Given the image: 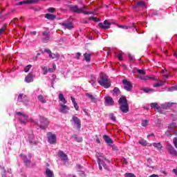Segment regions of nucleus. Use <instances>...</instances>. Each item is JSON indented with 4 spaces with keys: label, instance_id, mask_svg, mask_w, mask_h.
I'll list each match as a JSON object with an SVG mask.
<instances>
[{
    "label": "nucleus",
    "instance_id": "f257e3e1",
    "mask_svg": "<svg viewBox=\"0 0 177 177\" xmlns=\"http://www.w3.org/2000/svg\"><path fill=\"white\" fill-rule=\"evenodd\" d=\"M58 99L59 102H62V103H59V113L66 114V113H68L70 108H68L67 105H65L67 103V100H66V97H64V95H63V93H59L58 95Z\"/></svg>",
    "mask_w": 177,
    "mask_h": 177
},
{
    "label": "nucleus",
    "instance_id": "f03ea898",
    "mask_svg": "<svg viewBox=\"0 0 177 177\" xmlns=\"http://www.w3.org/2000/svg\"><path fill=\"white\" fill-rule=\"evenodd\" d=\"M97 82L101 86H104L105 89H109L111 86V83L109 81V77L104 73L100 74Z\"/></svg>",
    "mask_w": 177,
    "mask_h": 177
},
{
    "label": "nucleus",
    "instance_id": "7ed1b4c3",
    "mask_svg": "<svg viewBox=\"0 0 177 177\" xmlns=\"http://www.w3.org/2000/svg\"><path fill=\"white\" fill-rule=\"evenodd\" d=\"M118 104L122 113H127L129 111V105L127 97H121L118 100Z\"/></svg>",
    "mask_w": 177,
    "mask_h": 177
},
{
    "label": "nucleus",
    "instance_id": "20e7f679",
    "mask_svg": "<svg viewBox=\"0 0 177 177\" xmlns=\"http://www.w3.org/2000/svg\"><path fill=\"white\" fill-rule=\"evenodd\" d=\"M40 124L36 123L37 127H39L40 129H46L48 128V126L49 125V121L48 119L43 116H40L39 118Z\"/></svg>",
    "mask_w": 177,
    "mask_h": 177
},
{
    "label": "nucleus",
    "instance_id": "39448f33",
    "mask_svg": "<svg viewBox=\"0 0 177 177\" xmlns=\"http://www.w3.org/2000/svg\"><path fill=\"white\" fill-rule=\"evenodd\" d=\"M96 157L98 162L99 169L100 171H102V169H103V167H102V165L104 164V160L107 161L108 162H110V161H109V160L106 159V158L103 156V153H97Z\"/></svg>",
    "mask_w": 177,
    "mask_h": 177
},
{
    "label": "nucleus",
    "instance_id": "423d86ee",
    "mask_svg": "<svg viewBox=\"0 0 177 177\" xmlns=\"http://www.w3.org/2000/svg\"><path fill=\"white\" fill-rule=\"evenodd\" d=\"M71 122L72 123V125H73V128H75L77 131L81 130V120H80L78 117L73 115Z\"/></svg>",
    "mask_w": 177,
    "mask_h": 177
},
{
    "label": "nucleus",
    "instance_id": "0eeeda50",
    "mask_svg": "<svg viewBox=\"0 0 177 177\" xmlns=\"http://www.w3.org/2000/svg\"><path fill=\"white\" fill-rule=\"evenodd\" d=\"M16 115H18V121L20 124L23 125H26L27 122H28V116L26 115L23 114L21 112H17Z\"/></svg>",
    "mask_w": 177,
    "mask_h": 177
},
{
    "label": "nucleus",
    "instance_id": "6e6552de",
    "mask_svg": "<svg viewBox=\"0 0 177 177\" xmlns=\"http://www.w3.org/2000/svg\"><path fill=\"white\" fill-rule=\"evenodd\" d=\"M69 9L71 12L80 15V13H84V10H86V9H88V7H86V6H84L82 8H78V6H70Z\"/></svg>",
    "mask_w": 177,
    "mask_h": 177
},
{
    "label": "nucleus",
    "instance_id": "1a4fd4ad",
    "mask_svg": "<svg viewBox=\"0 0 177 177\" xmlns=\"http://www.w3.org/2000/svg\"><path fill=\"white\" fill-rule=\"evenodd\" d=\"M41 39L43 44H48L50 39V32H49V30L42 32Z\"/></svg>",
    "mask_w": 177,
    "mask_h": 177
},
{
    "label": "nucleus",
    "instance_id": "9d476101",
    "mask_svg": "<svg viewBox=\"0 0 177 177\" xmlns=\"http://www.w3.org/2000/svg\"><path fill=\"white\" fill-rule=\"evenodd\" d=\"M64 30H73L74 28V24L71 21H64L59 24Z\"/></svg>",
    "mask_w": 177,
    "mask_h": 177
},
{
    "label": "nucleus",
    "instance_id": "9b49d317",
    "mask_svg": "<svg viewBox=\"0 0 177 177\" xmlns=\"http://www.w3.org/2000/svg\"><path fill=\"white\" fill-rule=\"evenodd\" d=\"M123 85H124V90L127 91V92H131L132 91V88H133V85H132V82L128 81L127 79H124L122 81Z\"/></svg>",
    "mask_w": 177,
    "mask_h": 177
},
{
    "label": "nucleus",
    "instance_id": "f8f14e48",
    "mask_svg": "<svg viewBox=\"0 0 177 177\" xmlns=\"http://www.w3.org/2000/svg\"><path fill=\"white\" fill-rule=\"evenodd\" d=\"M117 26L119 28H122V30H129V28H132L133 31H136V32H138V34H142V32H139L138 28H136L134 23H132L131 24H130L129 26H122V25L118 24Z\"/></svg>",
    "mask_w": 177,
    "mask_h": 177
},
{
    "label": "nucleus",
    "instance_id": "ddd939ff",
    "mask_svg": "<svg viewBox=\"0 0 177 177\" xmlns=\"http://www.w3.org/2000/svg\"><path fill=\"white\" fill-rule=\"evenodd\" d=\"M47 139L50 145H55V143H56V140H57V138H56V135L52 133V132H48L47 133Z\"/></svg>",
    "mask_w": 177,
    "mask_h": 177
},
{
    "label": "nucleus",
    "instance_id": "4468645a",
    "mask_svg": "<svg viewBox=\"0 0 177 177\" xmlns=\"http://www.w3.org/2000/svg\"><path fill=\"white\" fill-rule=\"evenodd\" d=\"M166 149L169 154H170L171 156H177V151L176 149H175V148H174V146H172V145L167 143L166 146Z\"/></svg>",
    "mask_w": 177,
    "mask_h": 177
},
{
    "label": "nucleus",
    "instance_id": "2eb2a0df",
    "mask_svg": "<svg viewBox=\"0 0 177 177\" xmlns=\"http://www.w3.org/2000/svg\"><path fill=\"white\" fill-rule=\"evenodd\" d=\"M25 138L28 140L29 143H34V133L32 131H29L28 133H25Z\"/></svg>",
    "mask_w": 177,
    "mask_h": 177
},
{
    "label": "nucleus",
    "instance_id": "dca6fc26",
    "mask_svg": "<svg viewBox=\"0 0 177 177\" xmlns=\"http://www.w3.org/2000/svg\"><path fill=\"white\" fill-rule=\"evenodd\" d=\"M110 26H111V24L107 20H105L104 23L100 22L98 24V26L100 27V28H102V30H109Z\"/></svg>",
    "mask_w": 177,
    "mask_h": 177
},
{
    "label": "nucleus",
    "instance_id": "f3484780",
    "mask_svg": "<svg viewBox=\"0 0 177 177\" xmlns=\"http://www.w3.org/2000/svg\"><path fill=\"white\" fill-rule=\"evenodd\" d=\"M44 52L48 54L50 59H59V54H53L52 51L48 48L44 49Z\"/></svg>",
    "mask_w": 177,
    "mask_h": 177
},
{
    "label": "nucleus",
    "instance_id": "a211bd4d",
    "mask_svg": "<svg viewBox=\"0 0 177 177\" xmlns=\"http://www.w3.org/2000/svg\"><path fill=\"white\" fill-rule=\"evenodd\" d=\"M20 157L22 158V160L25 164V165H26V167H29L30 164V160L31 158H28L27 156L26 155H23L22 153H21L20 155Z\"/></svg>",
    "mask_w": 177,
    "mask_h": 177
},
{
    "label": "nucleus",
    "instance_id": "6ab92c4d",
    "mask_svg": "<svg viewBox=\"0 0 177 177\" xmlns=\"http://www.w3.org/2000/svg\"><path fill=\"white\" fill-rule=\"evenodd\" d=\"M138 78L142 81H147L149 80H153V81H158V80H157V78H156L155 77L143 76L142 75H139Z\"/></svg>",
    "mask_w": 177,
    "mask_h": 177
},
{
    "label": "nucleus",
    "instance_id": "aec40b11",
    "mask_svg": "<svg viewBox=\"0 0 177 177\" xmlns=\"http://www.w3.org/2000/svg\"><path fill=\"white\" fill-rule=\"evenodd\" d=\"M105 106H114V100L111 97H105Z\"/></svg>",
    "mask_w": 177,
    "mask_h": 177
},
{
    "label": "nucleus",
    "instance_id": "412c9836",
    "mask_svg": "<svg viewBox=\"0 0 177 177\" xmlns=\"http://www.w3.org/2000/svg\"><path fill=\"white\" fill-rule=\"evenodd\" d=\"M151 109H154L155 110H157V111H159L160 113L162 111V108L160 106L157 102L151 103Z\"/></svg>",
    "mask_w": 177,
    "mask_h": 177
},
{
    "label": "nucleus",
    "instance_id": "4be33fe9",
    "mask_svg": "<svg viewBox=\"0 0 177 177\" xmlns=\"http://www.w3.org/2000/svg\"><path fill=\"white\" fill-rule=\"evenodd\" d=\"M58 156L59 158H61L62 161H67L68 160V157H67V155H66L63 151H59Z\"/></svg>",
    "mask_w": 177,
    "mask_h": 177
},
{
    "label": "nucleus",
    "instance_id": "5701e85b",
    "mask_svg": "<svg viewBox=\"0 0 177 177\" xmlns=\"http://www.w3.org/2000/svg\"><path fill=\"white\" fill-rule=\"evenodd\" d=\"M103 139H104V142H105L107 145H109V146H110L111 145H113V140H112L111 138H110V136H107V135H104V136H103Z\"/></svg>",
    "mask_w": 177,
    "mask_h": 177
},
{
    "label": "nucleus",
    "instance_id": "b1692460",
    "mask_svg": "<svg viewBox=\"0 0 177 177\" xmlns=\"http://www.w3.org/2000/svg\"><path fill=\"white\" fill-rule=\"evenodd\" d=\"M133 8H147V6H146V3H145V1H138L136 3V5L133 6Z\"/></svg>",
    "mask_w": 177,
    "mask_h": 177
},
{
    "label": "nucleus",
    "instance_id": "393cba45",
    "mask_svg": "<svg viewBox=\"0 0 177 177\" xmlns=\"http://www.w3.org/2000/svg\"><path fill=\"white\" fill-rule=\"evenodd\" d=\"M86 97H88V99H90V100L93 102V103H96V102H97V99H96V97L93 96V95L87 93L85 94Z\"/></svg>",
    "mask_w": 177,
    "mask_h": 177
},
{
    "label": "nucleus",
    "instance_id": "a878e982",
    "mask_svg": "<svg viewBox=\"0 0 177 177\" xmlns=\"http://www.w3.org/2000/svg\"><path fill=\"white\" fill-rule=\"evenodd\" d=\"M33 78L34 76L32 75V73H30L25 77V82L30 84V82H32L34 81Z\"/></svg>",
    "mask_w": 177,
    "mask_h": 177
},
{
    "label": "nucleus",
    "instance_id": "bb28decb",
    "mask_svg": "<svg viewBox=\"0 0 177 177\" xmlns=\"http://www.w3.org/2000/svg\"><path fill=\"white\" fill-rule=\"evenodd\" d=\"M174 104H175V103L174 102H166L165 104H164L163 105H162V109H165V110H168V109H170V107L171 106H174Z\"/></svg>",
    "mask_w": 177,
    "mask_h": 177
},
{
    "label": "nucleus",
    "instance_id": "cd10ccee",
    "mask_svg": "<svg viewBox=\"0 0 177 177\" xmlns=\"http://www.w3.org/2000/svg\"><path fill=\"white\" fill-rule=\"evenodd\" d=\"M46 175L47 177H55L53 171H52V170L50 169L49 168L46 169Z\"/></svg>",
    "mask_w": 177,
    "mask_h": 177
},
{
    "label": "nucleus",
    "instance_id": "c85d7f7f",
    "mask_svg": "<svg viewBox=\"0 0 177 177\" xmlns=\"http://www.w3.org/2000/svg\"><path fill=\"white\" fill-rule=\"evenodd\" d=\"M153 147H156L157 150H161L162 149V145L160 142H153L151 144Z\"/></svg>",
    "mask_w": 177,
    "mask_h": 177
},
{
    "label": "nucleus",
    "instance_id": "c756f323",
    "mask_svg": "<svg viewBox=\"0 0 177 177\" xmlns=\"http://www.w3.org/2000/svg\"><path fill=\"white\" fill-rule=\"evenodd\" d=\"M84 60L87 63H90L91 62V57L92 55H91L89 53H84Z\"/></svg>",
    "mask_w": 177,
    "mask_h": 177
},
{
    "label": "nucleus",
    "instance_id": "7c9ffc66",
    "mask_svg": "<svg viewBox=\"0 0 177 177\" xmlns=\"http://www.w3.org/2000/svg\"><path fill=\"white\" fill-rule=\"evenodd\" d=\"M45 18L48 19V20H55V19H56V15L53 14H46L45 15Z\"/></svg>",
    "mask_w": 177,
    "mask_h": 177
},
{
    "label": "nucleus",
    "instance_id": "2f4dec72",
    "mask_svg": "<svg viewBox=\"0 0 177 177\" xmlns=\"http://www.w3.org/2000/svg\"><path fill=\"white\" fill-rule=\"evenodd\" d=\"M6 27H8V24H4L1 28H0V37H2L3 34H5V30H6Z\"/></svg>",
    "mask_w": 177,
    "mask_h": 177
},
{
    "label": "nucleus",
    "instance_id": "473e14b6",
    "mask_svg": "<svg viewBox=\"0 0 177 177\" xmlns=\"http://www.w3.org/2000/svg\"><path fill=\"white\" fill-rule=\"evenodd\" d=\"M6 174H9V177H13V174H12V169H8V171L6 170H4V174L2 175V177H8Z\"/></svg>",
    "mask_w": 177,
    "mask_h": 177
},
{
    "label": "nucleus",
    "instance_id": "72a5a7b5",
    "mask_svg": "<svg viewBox=\"0 0 177 177\" xmlns=\"http://www.w3.org/2000/svg\"><path fill=\"white\" fill-rule=\"evenodd\" d=\"M142 91L145 92V93H153V92H154V90L148 88H142Z\"/></svg>",
    "mask_w": 177,
    "mask_h": 177
},
{
    "label": "nucleus",
    "instance_id": "f704fd0d",
    "mask_svg": "<svg viewBox=\"0 0 177 177\" xmlns=\"http://www.w3.org/2000/svg\"><path fill=\"white\" fill-rule=\"evenodd\" d=\"M38 100H39V102H41V103H45L46 102V100H45V98H44V95H39L37 97Z\"/></svg>",
    "mask_w": 177,
    "mask_h": 177
},
{
    "label": "nucleus",
    "instance_id": "c9c22d12",
    "mask_svg": "<svg viewBox=\"0 0 177 177\" xmlns=\"http://www.w3.org/2000/svg\"><path fill=\"white\" fill-rule=\"evenodd\" d=\"M41 70L43 71L44 75H46L48 73V67L47 66H43L41 67Z\"/></svg>",
    "mask_w": 177,
    "mask_h": 177
},
{
    "label": "nucleus",
    "instance_id": "e433bc0d",
    "mask_svg": "<svg viewBox=\"0 0 177 177\" xmlns=\"http://www.w3.org/2000/svg\"><path fill=\"white\" fill-rule=\"evenodd\" d=\"M122 55L123 53H122V51L119 52L118 55H116V56L118 57L120 62H122V60H124V58L122 57Z\"/></svg>",
    "mask_w": 177,
    "mask_h": 177
},
{
    "label": "nucleus",
    "instance_id": "4c0bfd02",
    "mask_svg": "<svg viewBox=\"0 0 177 177\" xmlns=\"http://www.w3.org/2000/svg\"><path fill=\"white\" fill-rule=\"evenodd\" d=\"M169 92H175V91H177V85L168 88Z\"/></svg>",
    "mask_w": 177,
    "mask_h": 177
},
{
    "label": "nucleus",
    "instance_id": "58836bf2",
    "mask_svg": "<svg viewBox=\"0 0 177 177\" xmlns=\"http://www.w3.org/2000/svg\"><path fill=\"white\" fill-rule=\"evenodd\" d=\"M164 84V82H161L160 83H156L155 84H153V88H160V86H162Z\"/></svg>",
    "mask_w": 177,
    "mask_h": 177
},
{
    "label": "nucleus",
    "instance_id": "ea45409f",
    "mask_svg": "<svg viewBox=\"0 0 177 177\" xmlns=\"http://www.w3.org/2000/svg\"><path fill=\"white\" fill-rule=\"evenodd\" d=\"M151 16H152V17H154V16H160V14L158 11L153 10L152 12H151Z\"/></svg>",
    "mask_w": 177,
    "mask_h": 177
},
{
    "label": "nucleus",
    "instance_id": "a19ab883",
    "mask_svg": "<svg viewBox=\"0 0 177 177\" xmlns=\"http://www.w3.org/2000/svg\"><path fill=\"white\" fill-rule=\"evenodd\" d=\"M129 59L130 63H133L135 62V57L131 54H129Z\"/></svg>",
    "mask_w": 177,
    "mask_h": 177
},
{
    "label": "nucleus",
    "instance_id": "79ce46f5",
    "mask_svg": "<svg viewBox=\"0 0 177 177\" xmlns=\"http://www.w3.org/2000/svg\"><path fill=\"white\" fill-rule=\"evenodd\" d=\"M109 118H110V120H111V121H113V122H115V121H116V118H115V116L114 115V113H111V114H109Z\"/></svg>",
    "mask_w": 177,
    "mask_h": 177
},
{
    "label": "nucleus",
    "instance_id": "37998d69",
    "mask_svg": "<svg viewBox=\"0 0 177 177\" xmlns=\"http://www.w3.org/2000/svg\"><path fill=\"white\" fill-rule=\"evenodd\" d=\"M113 93H116V95H120L121 93V91H120V88L118 87H115L113 88Z\"/></svg>",
    "mask_w": 177,
    "mask_h": 177
},
{
    "label": "nucleus",
    "instance_id": "c03bdc74",
    "mask_svg": "<svg viewBox=\"0 0 177 177\" xmlns=\"http://www.w3.org/2000/svg\"><path fill=\"white\" fill-rule=\"evenodd\" d=\"M31 67H32V66L31 64L26 66V68H24V71L26 73H28V71H30Z\"/></svg>",
    "mask_w": 177,
    "mask_h": 177
},
{
    "label": "nucleus",
    "instance_id": "a18cd8bd",
    "mask_svg": "<svg viewBox=\"0 0 177 177\" xmlns=\"http://www.w3.org/2000/svg\"><path fill=\"white\" fill-rule=\"evenodd\" d=\"M48 70V73H53L55 70H56V65L55 64L53 65V68H49Z\"/></svg>",
    "mask_w": 177,
    "mask_h": 177
},
{
    "label": "nucleus",
    "instance_id": "49530a36",
    "mask_svg": "<svg viewBox=\"0 0 177 177\" xmlns=\"http://www.w3.org/2000/svg\"><path fill=\"white\" fill-rule=\"evenodd\" d=\"M175 127H176V123H171L168 126V129L172 131L173 128H175Z\"/></svg>",
    "mask_w": 177,
    "mask_h": 177
},
{
    "label": "nucleus",
    "instance_id": "de8ad7c7",
    "mask_svg": "<svg viewBox=\"0 0 177 177\" xmlns=\"http://www.w3.org/2000/svg\"><path fill=\"white\" fill-rule=\"evenodd\" d=\"M124 177H136V176L132 173H126Z\"/></svg>",
    "mask_w": 177,
    "mask_h": 177
},
{
    "label": "nucleus",
    "instance_id": "09e8293b",
    "mask_svg": "<svg viewBox=\"0 0 177 177\" xmlns=\"http://www.w3.org/2000/svg\"><path fill=\"white\" fill-rule=\"evenodd\" d=\"M137 73H138V74H141L142 75H145V74H146V71H145L142 69H138Z\"/></svg>",
    "mask_w": 177,
    "mask_h": 177
},
{
    "label": "nucleus",
    "instance_id": "8fccbe9b",
    "mask_svg": "<svg viewBox=\"0 0 177 177\" xmlns=\"http://www.w3.org/2000/svg\"><path fill=\"white\" fill-rule=\"evenodd\" d=\"M88 20H94V21H100V19L95 17H89Z\"/></svg>",
    "mask_w": 177,
    "mask_h": 177
},
{
    "label": "nucleus",
    "instance_id": "3c124183",
    "mask_svg": "<svg viewBox=\"0 0 177 177\" xmlns=\"http://www.w3.org/2000/svg\"><path fill=\"white\" fill-rule=\"evenodd\" d=\"M140 145H142V146H146L147 145V142L145 140H139Z\"/></svg>",
    "mask_w": 177,
    "mask_h": 177
},
{
    "label": "nucleus",
    "instance_id": "603ef678",
    "mask_svg": "<svg viewBox=\"0 0 177 177\" xmlns=\"http://www.w3.org/2000/svg\"><path fill=\"white\" fill-rule=\"evenodd\" d=\"M18 102H23V93H20L17 98Z\"/></svg>",
    "mask_w": 177,
    "mask_h": 177
},
{
    "label": "nucleus",
    "instance_id": "864d4df0",
    "mask_svg": "<svg viewBox=\"0 0 177 177\" xmlns=\"http://www.w3.org/2000/svg\"><path fill=\"white\" fill-rule=\"evenodd\" d=\"M74 138L77 140V142H78L79 143L82 141V138H81V137L78 138V136L77 135H75Z\"/></svg>",
    "mask_w": 177,
    "mask_h": 177
},
{
    "label": "nucleus",
    "instance_id": "5fc2aeb1",
    "mask_svg": "<svg viewBox=\"0 0 177 177\" xmlns=\"http://www.w3.org/2000/svg\"><path fill=\"white\" fill-rule=\"evenodd\" d=\"M15 11L16 8H12L6 15V16H9L11 13H15Z\"/></svg>",
    "mask_w": 177,
    "mask_h": 177
},
{
    "label": "nucleus",
    "instance_id": "6e6d98bb",
    "mask_svg": "<svg viewBox=\"0 0 177 177\" xmlns=\"http://www.w3.org/2000/svg\"><path fill=\"white\" fill-rule=\"evenodd\" d=\"M151 162H153V160H151V158H149L147 159V167H150V165L151 164Z\"/></svg>",
    "mask_w": 177,
    "mask_h": 177
},
{
    "label": "nucleus",
    "instance_id": "4d7b16f0",
    "mask_svg": "<svg viewBox=\"0 0 177 177\" xmlns=\"http://www.w3.org/2000/svg\"><path fill=\"white\" fill-rule=\"evenodd\" d=\"M73 106L77 111L80 110V106H78V104L77 102H75V104H73Z\"/></svg>",
    "mask_w": 177,
    "mask_h": 177
},
{
    "label": "nucleus",
    "instance_id": "13d9d810",
    "mask_svg": "<svg viewBox=\"0 0 177 177\" xmlns=\"http://www.w3.org/2000/svg\"><path fill=\"white\" fill-rule=\"evenodd\" d=\"M148 121L147 120H143L142 122V127H147V124H148Z\"/></svg>",
    "mask_w": 177,
    "mask_h": 177
},
{
    "label": "nucleus",
    "instance_id": "bf43d9fd",
    "mask_svg": "<svg viewBox=\"0 0 177 177\" xmlns=\"http://www.w3.org/2000/svg\"><path fill=\"white\" fill-rule=\"evenodd\" d=\"M83 14L84 15H95V12H88V11L84 10Z\"/></svg>",
    "mask_w": 177,
    "mask_h": 177
},
{
    "label": "nucleus",
    "instance_id": "052dcab7",
    "mask_svg": "<svg viewBox=\"0 0 177 177\" xmlns=\"http://www.w3.org/2000/svg\"><path fill=\"white\" fill-rule=\"evenodd\" d=\"M81 55H82L81 53H77L75 55L76 59L77 60H80V57H81Z\"/></svg>",
    "mask_w": 177,
    "mask_h": 177
},
{
    "label": "nucleus",
    "instance_id": "680f3d73",
    "mask_svg": "<svg viewBox=\"0 0 177 177\" xmlns=\"http://www.w3.org/2000/svg\"><path fill=\"white\" fill-rule=\"evenodd\" d=\"M165 136H168V138H171L172 136V133H170L169 131H166Z\"/></svg>",
    "mask_w": 177,
    "mask_h": 177
},
{
    "label": "nucleus",
    "instance_id": "e2e57ef3",
    "mask_svg": "<svg viewBox=\"0 0 177 177\" xmlns=\"http://www.w3.org/2000/svg\"><path fill=\"white\" fill-rule=\"evenodd\" d=\"M48 12H49L50 13H53V12H55V8H49L48 9Z\"/></svg>",
    "mask_w": 177,
    "mask_h": 177
},
{
    "label": "nucleus",
    "instance_id": "0e129e2a",
    "mask_svg": "<svg viewBox=\"0 0 177 177\" xmlns=\"http://www.w3.org/2000/svg\"><path fill=\"white\" fill-rule=\"evenodd\" d=\"M55 81H56V79H52V80H51V86H52V88H54Z\"/></svg>",
    "mask_w": 177,
    "mask_h": 177
},
{
    "label": "nucleus",
    "instance_id": "69168bd1",
    "mask_svg": "<svg viewBox=\"0 0 177 177\" xmlns=\"http://www.w3.org/2000/svg\"><path fill=\"white\" fill-rule=\"evenodd\" d=\"M102 167H103L105 169H109V166H106V163H104H104H103V165H102Z\"/></svg>",
    "mask_w": 177,
    "mask_h": 177
},
{
    "label": "nucleus",
    "instance_id": "338daca9",
    "mask_svg": "<svg viewBox=\"0 0 177 177\" xmlns=\"http://www.w3.org/2000/svg\"><path fill=\"white\" fill-rule=\"evenodd\" d=\"M149 177H160V176H158V174H152V175L149 176Z\"/></svg>",
    "mask_w": 177,
    "mask_h": 177
},
{
    "label": "nucleus",
    "instance_id": "774afa93",
    "mask_svg": "<svg viewBox=\"0 0 177 177\" xmlns=\"http://www.w3.org/2000/svg\"><path fill=\"white\" fill-rule=\"evenodd\" d=\"M173 171H174V173L175 174V175H176V176H177V168H176V169H174L173 170Z\"/></svg>",
    "mask_w": 177,
    "mask_h": 177
}]
</instances>
